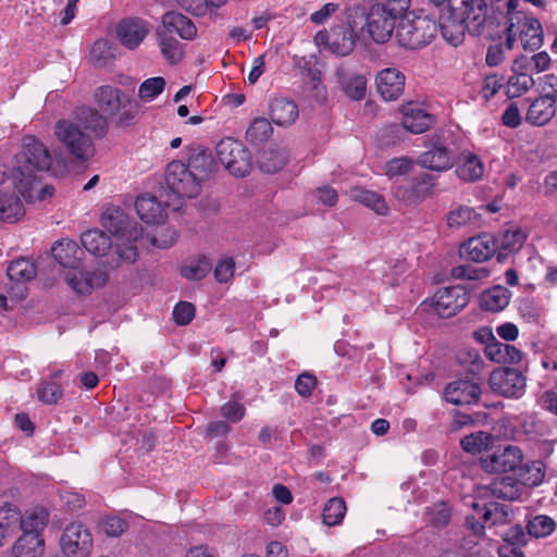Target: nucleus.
<instances>
[{
	"label": "nucleus",
	"mask_w": 557,
	"mask_h": 557,
	"mask_svg": "<svg viewBox=\"0 0 557 557\" xmlns=\"http://www.w3.org/2000/svg\"><path fill=\"white\" fill-rule=\"evenodd\" d=\"M195 317V307L187 301H180L173 310V319L178 325H187Z\"/></svg>",
	"instance_id": "0e129e2a"
},
{
	"label": "nucleus",
	"mask_w": 557,
	"mask_h": 557,
	"mask_svg": "<svg viewBox=\"0 0 557 557\" xmlns=\"http://www.w3.org/2000/svg\"><path fill=\"white\" fill-rule=\"evenodd\" d=\"M405 75L395 67H387L376 75V88L385 101L397 100L405 89Z\"/></svg>",
	"instance_id": "412c9836"
},
{
	"label": "nucleus",
	"mask_w": 557,
	"mask_h": 557,
	"mask_svg": "<svg viewBox=\"0 0 557 557\" xmlns=\"http://www.w3.org/2000/svg\"><path fill=\"white\" fill-rule=\"evenodd\" d=\"M219 161L234 176L244 177L250 173L252 160L246 147L231 137L221 139L215 148Z\"/></svg>",
	"instance_id": "6e6552de"
},
{
	"label": "nucleus",
	"mask_w": 557,
	"mask_h": 557,
	"mask_svg": "<svg viewBox=\"0 0 557 557\" xmlns=\"http://www.w3.org/2000/svg\"><path fill=\"white\" fill-rule=\"evenodd\" d=\"M351 197L354 200L371 208L379 214H386L388 211V207L384 200V198L371 190H367L363 188H355L351 191Z\"/></svg>",
	"instance_id": "37998d69"
},
{
	"label": "nucleus",
	"mask_w": 557,
	"mask_h": 557,
	"mask_svg": "<svg viewBox=\"0 0 557 557\" xmlns=\"http://www.w3.org/2000/svg\"><path fill=\"white\" fill-rule=\"evenodd\" d=\"M492 443L493 436L483 431L466 435L460 441L462 449L473 455L481 453L483 449H487Z\"/></svg>",
	"instance_id": "49530a36"
},
{
	"label": "nucleus",
	"mask_w": 557,
	"mask_h": 557,
	"mask_svg": "<svg viewBox=\"0 0 557 557\" xmlns=\"http://www.w3.org/2000/svg\"><path fill=\"white\" fill-rule=\"evenodd\" d=\"M527 239V234L519 227L504 231L496 240L497 260L504 262L509 255L518 252Z\"/></svg>",
	"instance_id": "a878e982"
},
{
	"label": "nucleus",
	"mask_w": 557,
	"mask_h": 557,
	"mask_svg": "<svg viewBox=\"0 0 557 557\" xmlns=\"http://www.w3.org/2000/svg\"><path fill=\"white\" fill-rule=\"evenodd\" d=\"M414 165V161L409 157L394 158L384 165V173L388 177L406 175Z\"/></svg>",
	"instance_id": "13d9d810"
},
{
	"label": "nucleus",
	"mask_w": 557,
	"mask_h": 557,
	"mask_svg": "<svg viewBox=\"0 0 557 557\" xmlns=\"http://www.w3.org/2000/svg\"><path fill=\"white\" fill-rule=\"evenodd\" d=\"M148 34V23L139 17L124 18L116 25V36L120 42L131 50L137 48Z\"/></svg>",
	"instance_id": "6ab92c4d"
},
{
	"label": "nucleus",
	"mask_w": 557,
	"mask_h": 557,
	"mask_svg": "<svg viewBox=\"0 0 557 557\" xmlns=\"http://www.w3.org/2000/svg\"><path fill=\"white\" fill-rule=\"evenodd\" d=\"M411 0H384L371 5L367 12L362 7V36L376 44H385L393 35L396 21L407 12Z\"/></svg>",
	"instance_id": "39448f33"
},
{
	"label": "nucleus",
	"mask_w": 557,
	"mask_h": 557,
	"mask_svg": "<svg viewBox=\"0 0 557 557\" xmlns=\"http://www.w3.org/2000/svg\"><path fill=\"white\" fill-rule=\"evenodd\" d=\"M515 476L525 486H536L541 484L545 476V466L542 461L522 462L518 466Z\"/></svg>",
	"instance_id": "72a5a7b5"
},
{
	"label": "nucleus",
	"mask_w": 557,
	"mask_h": 557,
	"mask_svg": "<svg viewBox=\"0 0 557 557\" xmlns=\"http://www.w3.org/2000/svg\"><path fill=\"white\" fill-rule=\"evenodd\" d=\"M504 85V76L491 74L485 76L481 92L484 99L490 100L494 97Z\"/></svg>",
	"instance_id": "69168bd1"
},
{
	"label": "nucleus",
	"mask_w": 557,
	"mask_h": 557,
	"mask_svg": "<svg viewBox=\"0 0 557 557\" xmlns=\"http://www.w3.org/2000/svg\"><path fill=\"white\" fill-rule=\"evenodd\" d=\"M474 218L475 213L471 208L461 206L448 212L447 225L450 228H460L471 223Z\"/></svg>",
	"instance_id": "6e6d98bb"
},
{
	"label": "nucleus",
	"mask_w": 557,
	"mask_h": 557,
	"mask_svg": "<svg viewBox=\"0 0 557 557\" xmlns=\"http://www.w3.org/2000/svg\"><path fill=\"white\" fill-rule=\"evenodd\" d=\"M52 157L47 146L33 135L23 137L22 149L15 156V187L25 199L33 197L38 174L50 170Z\"/></svg>",
	"instance_id": "7ed1b4c3"
},
{
	"label": "nucleus",
	"mask_w": 557,
	"mask_h": 557,
	"mask_svg": "<svg viewBox=\"0 0 557 557\" xmlns=\"http://www.w3.org/2000/svg\"><path fill=\"white\" fill-rule=\"evenodd\" d=\"M437 23L426 15L410 17L403 14L396 28L398 44L407 49H420L435 38Z\"/></svg>",
	"instance_id": "0eeeda50"
},
{
	"label": "nucleus",
	"mask_w": 557,
	"mask_h": 557,
	"mask_svg": "<svg viewBox=\"0 0 557 557\" xmlns=\"http://www.w3.org/2000/svg\"><path fill=\"white\" fill-rule=\"evenodd\" d=\"M7 275L12 282H27L36 276V267L30 260L20 258L10 263Z\"/></svg>",
	"instance_id": "79ce46f5"
},
{
	"label": "nucleus",
	"mask_w": 557,
	"mask_h": 557,
	"mask_svg": "<svg viewBox=\"0 0 557 557\" xmlns=\"http://www.w3.org/2000/svg\"><path fill=\"white\" fill-rule=\"evenodd\" d=\"M510 292L503 286H495L481 296V308L491 311L498 312L505 309L509 305Z\"/></svg>",
	"instance_id": "58836bf2"
},
{
	"label": "nucleus",
	"mask_w": 557,
	"mask_h": 557,
	"mask_svg": "<svg viewBox=\"0 0 557 557\" xmlns=\"http://www.w3.org/2000/svg\"><path fill=\"white\" fill-rule=\"evenodd\" d=\"M165 184L178 198H194L201 191V184L183 161L170 162L165 170Z\"/></svg>",
	"instance_id": "1a4fd4ad"
},
{
	"label": "nucleus",
	"mask_w": 557,
	"mask_h": 557,
	"mask_svg": "<svg viewBox=\"0 0 557 557\" xmlns=\"http://www.w3.org/2000/svg\"><path fill=\"white\" fill-rule=\"evenodd\" d=\"M450 274L456 280H481L488 275V271L484 268H478L472 264H461L454 267Z\"/></svg>",
	"instance_id": "bf43d9fd"
},
{
	"label": "nucleus",
	"mask_w": 557,
	"mask_h": 557,
	"mask_svg": "<svg viewBox=\"0 0 557 557\" xmlns=\"http://www.w3.org/2000/svg\"><path fill=\"white\" fill-rule=\"evenodd\" d=\"M127 522L119 517H106L101 522L102 531L112 537L121 536L127 530Z\"/></svg>",
	"instance_id": "e2e57ef3"
},
{
	"label": "nucleus",
	"mask_w": 557,
	"mask_h": 557,
	"mask_svg": "<svg viewBox=\"0 0 557 557\" xmlns=\"http://www.w3.org/2000/svg\"><path fill=\"white\" fill-rule=\"evenodd\" d=\"M317 385V379L309 373L300 374L295 382V389L302 397H309Z\"/></svg>",
	"instance_id": "774afa93"
},
{
	"label": "nucleus",
	"mask_w": 557,
	"mask_h": 557,
	"mask_svg": "<svg viewBox=\"0 0 557 557\" xmlns=\"http://www.w3.org/2000/svg\"><path fill=\"white\" fill-rule=\"evenodd\" d=\"M24 213V206L16 195L0 191V219L2 221L9 223L16 222Z\"/></svg>",
	"instance_id": "4c0bfd02"
},
{
	"label": "nucleus",
	"mask_w": 557,
	"mask_h": 557,
	"mask_svg": "<svg viewBox=\"0 0 557 557\" xmlns=\"http://www.w3.org/2000/svg\"><path fill=\"white\" fill-rule=\"evenodd\" d=\"M54 260L64 268L77 269L81 265L83 250L76 242L71 239H62L57 242L52 248Z\"/></svg>",
	"instance_id": "bb28decb"
},
{
	"label": "nucleus",
	"mask_w": 557,
	"mask_h": 557,
	"mask_svg": "<svg viewBox=\"0 0 557 557\" xmlns=\"http://www.w3.org/2000/svg\"><path fill=\"white\" fill-rule=\"evenodd\" d=\"M496 252V240L491 235L472 237L460 247V256L474 262L488 260Z\"/></svg>",
	"instance_id": "4be33fe9"
},
{
	"label": "nucleus",
	"mask_w": 557,
	"mask_h": 557,
	"mask_svg": "<svg viewBox=\"0 0 557 557\" xmlns=\"http://www.w3.org/2000/svg\"><path fill=\"white\" fill-rule=\"evenodd\" d=\"M486 18L484 0H450V10L440 17L441 34L447 44L458 47L465 40L466 30L481 35Z\"/></svg>",
	"instance_id": "f03ea898"
},
{
	"label": "nucleus",
	"mask_w": 557,
	"mask_h": 557,
	"mask_svg": "<svg viewBox=\"0 0 557 557\" xmlns=\"http://www.w3.org/2000/svg\"><path fill=\"white\" fill-rule=\"evenodd\" d=\"M72 120H59L54 126V135L66 152L77 161H86L94 157L95 145L89 134L104 137L108 133L106 119L91 107L82 106L75 109Z\"/></svg>",
	"instance_id": "f257e3e1"
},
{
	"label": "nucleus",
	"mask_w": 557,
	"mask_h": 557,
	"mask_svg": "<svg viewBox=\"0 0 557 557\" xmlns=\"http://www.w3.org/2000/svg\"><path fill=\"white\" fill-rule=\"evenodd\" d=\"M519 313L528 323H537L542 317V310L534 301L525 299L519 305Z\"/></svg>",
	"instance_id": "338daca9"
},
{
	"label": "nucleus",
	"mask_w": 557,
	"mask_h": 557,
	"mask_svg": "<svg viewBox=\"0 0 557 557\" xmlns=\"http://www.w3.org/2000/svg\"><path fill=\"white\" fill-rule=\"evenodd\" d=\"M158 28H163L172 36L175 33L184 40H193L197 36V27L193 21L176 11L164 13L161 18V25Z\"/></svg>",
	"instance_id": "5701e85b"
},
{
	"label": "nucleus",
	"mask_w": 557,
	"mask_h": 557,
	"mask_svg": "<svg viewBox=\"0 0 557 557\" xmlns=\"http://www.w3.org/2000/svg\"><path fill=\"white\" fill-rule=\"evenodd\" d=\"M428 516L432 525L442 528L448 524L450 510L445 503H440L428 509Z\"/></svg>",
	"instance_id": "052dcab7"
},
{
	"label": "nucleus",
	"mask_w": 557,
	"mask_h": 557,
	"mask_svg": "<svg viewBox=\"0 0 557 557\" xmlns=\"http://www.w3.org/2000/svg\"><path fill=\"white\" fill-rule=\"evenodd\" d=\"M102 226L115 237H125L126 240H136L138 230L136 226L131 228L128 215L120 207H109L101 216Z\"/></svg>",
	"instance_id": "2eb2a0df"
},
{
	"label": "nucleus",
	"mask_w": 557,
	"mask_h": 557,
	"mask_svg": "<svg viewBox=\"0 0 557 557\" xmlns=\"http://www.w3.org/2000/svg\"><path fill=\"white\" fill-rule=\"evenodd\" d=\"M49 521V512L44 508H34L27 510L18 522L23 533H32V535H40Z\"/></svg>",
	"instance_id": "e433bc0d"
},
{
	"label": "nucleus",
	"mask_w": 557,
	"mask_h": 557,
	"mask_svg": "<svg viewBox=\"0 0 557 557\" xmlns=\"http://www.w3.org/2000/svg\"><path fill=\"white\" fill-rule=\"evenodd\" d=\"M525 376L521 371L512 368H498L488 377L493 392L508 398H519L525 389Z\"/></svg>",
	"instance_id": "9b49d317"
},
{
	"label": "nucleus",
	"mask_w": 557,
	"mask_h": 557,
	"mask_svg": "<svg viewBox=\"0 0 557 557\" xmlns=\"http://www.w3.org/2000/svg\"><path fill=\"white\" fill-rule=\"evenodd\" d=\"M481 387L470 380H456L448 383L444 389V398L456 406L476 404L480 399Z\"/></svg>",
	"instance_id": "f3484780"
},
{
	"label": "nucleus",
	"mask_w": 557,
	"mask_h": 557,
	"mask_svg": "<svg viewBox=\"0 0 557 557\" xmlns=\"http://www.w3.org/2000/svg\"><path fill=\"white\" fill-rule=\"evenodd\" d=\"M235 271V261L231 257H225L219 261L213 270L214 278L219 283H228Z\"/></svg>",
	"instance_id": "680f3d73"
},
{
	"label": "nucleus",
	"mask_w": 557,
	"mask_h": 557,
	"mask_svg": "<svg viewBox=\"0 0 557 557\" xmlns=\"http://www.w3.org/2000/svg\"><path fill=\"white\" fill-rule=\"evenodd\" d=\"M470 300V294L461 285L440 288L432 298V305L442 318H450L462 310Z\"/></svg>",
	"instance_id": "f8f14e48"
},
{
	"label": "nucleus",
	"mask_w": 557,
	"mask_h": 557,
	"mask_svg": "<svg viewBox=\"0 0 557 557\" xmlns=\"http://www.w3.org/2000/svg\"><path fill=\"white\" fill-rule=\"evenodd\" d=\"M95 108L104 119L116 127H129L136 124L140 114V104L129 95L112 85H101L94 90Z\"/></svg>",
	"instance_id": "20e7f679"
},
{
	"label": "nucleus",
	"mask_w": 557,
	"mask_h": 557,
	"mask_svg": "<svg viewBox=\"0 0 557 557\" xmlns=\"http://www.w3.org/2000/svg\"><path fill=\"white\" fill-rule=\"evenodd\" d=\"M21 513L13 505H5L0 508V532L8 536L13 534L20 527Z\"/></svg>",
	"instance_id": "8fccbe9b"
},
{
	"label": "nucleus",
	"mask_w": 557,
	"mask_h": 557,
	"mask_svg": "<svg viewBox=\"0 0 557 557\" xmlns=\"http://www.w3.org/2000/svg\"><path fill=\"white\" fill-rule=\"evenodd\" d=\"M186 165L190 168L201 185L218 170V162L212 157L211 151L200 145L188 147Z\"/></svg>",
	"instance_id": "dca6fc26"
},
{
	"label": "nucleus",
	"mask_w": 557,
	"mask_h": 557,
	"mask_svg": "<svg viewBox=\"0 0 557 557\" xmlns=\"http://www.w3.org/2000/svg\"><path fill=\"white\" fill-rule=\"evenodd\" d=\"M62 388L51 381H44L37 388V398L46 405L57 404L62 397Z\"/></svg>",
	"instance_id": "4d7b16f0"
},
{
	"label": "nucleus",
	"mask_w": 557,
	"mask_h": 557,
	"mask_svg": "<svg viewBox=\"0 0 557 557\" xmlns=\"http://www.w3.org/2000/svg\"><path fill=\"white\" fill-rule=\"evenodd\" d=\"M297 104L286 98H275L270 104V117L278 126L293 124L298 117Z\"/></svg>",
	"instance_id": "cd10ccee"
},
{
	"label": "nucleus",
	"mask_w": 557,
	"mask_h": 557,
	"mask_svg": "<svg viewBox=\"0 0 557 557\" xmlns=\"http://www.w3.org/2000/svg\"><path fill=\"white\" fill-rule=\"evenodd\" d=\"M346 513V504L341 497L331 498L324 506L322 512L323 522L333 527L342 522Z\"/></svg>",
	"instance_id": "de8ad7c7"
},
{
	"label": "nucleus",
	"mask_w": 557,
	"mask_h": 557,
	"mask_svg": "<svg viewBox=\"0 0 557 557\" xmlns=\"http://www.w3.org/2000/svg\"><path fill=\"white\" fill-rule=\"evenodd\" d=\"M60 545L69 557H87L92 548L91 533L83 524L72 523L65 528Z\"/></svg>",
	"instance_id": "4468645a"
},
{
	"label": "nucleus",
	"mask_w": 557,
	"mask_h": 557,
	"mask_svg": "<svg viewBox=\"0 0 557 557\" xmlns=\"http://www.w3.org/2000/svg\"><path fill=\"white\" fill-rule=\"evenodd\" d=\"M114 59L110 42L106 39L97 40L90 50V60L97 67L108 65Z\"/></svg>",
	"instance_id": "3c124183"
},
{
	"label": "nucleus",
	"mask_w": 557,
	"mask_h": 557,
	"mask_svg": "<svg viewBox=\"0 0 557 557\" xmlns=\"http://www.w3.org/2000/svg\"><path fill=\"white\" fill-rule=\"evenodd\" d=\"M362 7L352 5L346 10V21L331 27L329 32H319V37L326 38L329 50L338 55L346 57L352 52L356 42L362 36Z\"/></svg>",
	"instance_id": "423d86ee"
},
{
	"label": "nucleus",
	"mask_w": 557,
	"mask_h": 557,
	"mask_svg": "<svg viewBox=\"0 0 557 557\" xmlns=\"http://www.w3.org/2000/svg\"><path fill=\"white\" fill-rule=\"evenodd\" d=\"M156 36L163 58L171 64L181 62L184 57L183 45L163 28H157Z\"/></svg>",
	"instance_id": "7c9ffc66"
},
{
	"label": "nucleus",
	"mask_w": 557,
	"mask_h": 557,
	"mask_svg": "<svg viewBox=\"0 0 557 557\" xmlns=\"http://www.w3.org/2000/svg\"><path fill=\"white\" fill-rule=\"evenodd\" d=\"M484 168L474 153H468L463 157L462 161L456 168V174L459 178L466 182H474L483 176Z\"/></svg>",
	"instance_id": "a19ab883"
},
{
	"label": "nucleus",
	"mask_w": 557,
	"mask_h": 557,
	"mask_svg": "<svg viewBox=\"0 0 557 557\" xmlns=\"http://www.w3.org/2000/svg\"><path fill=\"white\" fill-rule=\"evenodd\" d=\"M516 29L524 50L535 51L540 49L544 40V32L541 22L531 15H517Z\"/></svg>",
	"instance_id": "a211bd4d"
},
{
	"label": "nucleus",
	"mask_w": 557,
	"mask_h": 557,
	"mask_svg": "<svg viewBox=\"0 0 557 557\" xmlns=\"http://www.w3.org/2000/svg\"><path fill=\"white\" fill-rule=\"evenodd\" d=\"M14 557H42L45 552V542L41 535H32L23 533L12 546Z\"/></svg>",
	"instance_id": "c756f323"
},
{
	"label": "nucleus",
	"mask_w": 557,
	"mask_h": 557,
	"mask_svg": "<svg viewBox=\"0 0 557 557\" xmlns=\"http://www.w3.org/2000/svg\"><path fill=\"white\" fill-rule=\"evenodd\" d=\"M523 454L520 447L507 445L481 458V467L490 473L512 472L516 473L522 462Z\"/></svg>",
	"instance_id": "ddd939ff"
},
{
	"label": "nucleus",
	"mask_w": 557,
	"mask_h": 557,
	"mask_svg": "<svg viewBox=\"0 0 557 557\" xmlns=\"http://www.w3.org/2000/svg\"><path fill=\"white\" fill-rule=\"evenodd\" d=\"M135 209L140 220L147 224L161 223L166 218L163 205L157 197L149 194L141 195L136 199Z\"/></svg>",
	"instance_id": "393cba45"
},
{
	"label": "nucleus",
	"mask_w": 557,
	"mask_h": 557,
	"mask_svg": "<svg viewBox=\"0 0 557 557\" xmlns=\"http://www.w3.org/2000/svg\"><path fill=\"white\" fill-rule=\"evenodd\" d=\"M273 133L271 123L265 117H257L249 125L246 132L247 140L257 146L267 141Z\"/></svg>",
	"instance_id": "a18cd8bd"
},
{
	"label": "nucleus",
	"mask_w": 557,
	"mask_h": 557,
	"mask_svg": "<svg viewBox=\"0 0 557 557\" xmlns=\"http://www.w3.org/2000/svg\"><path fill=\"white\" fill-rule=\"evenodd\" d=\"M401 125L413 134L424 133L433 123V116L414 103L404 104Z\"/></svg>",
	"instance_id": "b1692460"
},
{
	"label": "nucleus",
	"mask_w": 557,
	"mask_h": 557,
	"mask_svg": "<svg viewBox=\"0 0 557 557\" xmlns=\"http://www.w3.org/2000/svg\"><path fill=\"white\" fill-rule=\"evenodd\" d=\"M534 85V79L527 73L513 74L507 82L506 95L508 98H517L527 92Z\"/></svg>",
	"instance_id": "09e8293b"
},
{
	"label": "nucleus",
	"mask_w": 557,
	"mask_h": 557,
	"mask_svg": "<svg viewBox=\"0 0 557 557\" xmlns=\"http://www.w3.org/2000/svg\"><path fill=\"white\" fill-rule=\"evenodd\" d=\"M482 510L483 520L490 521L493 519L494 524L506 521L511 513V508L508 505L499 504L496 502H490L485 504Z\"/></svg>",
	"instance_id": "603ef678"
},
{
	"label": "nucleus",
	"mask_w": 557,
	"mask_h": 557,
	"mask_svg": "<svg viewBox=\"0 0 557 557\" xmlns=\"http://www.w3.org/2000/svg\"><path fill=\"white\" fill-rule=\"evenodd\" d=\"M556 521L547 515H536L531 517L527 524L525 530L530 539H546L556 530Z\"/></svg>",
	"instance_id": "ea45409f"
},
{
	"label": "nucleus",
	"mask_w": 557,
	"mask_h": 557,
	"mask_svg": "<svg viewBox=\"0 0 557 557\" xmlns=\"http://www.w3.org/2000/svg\"><path fill=\"white\" fill-rule=\"evenodd\" d=\"M287 159L288 152L285 148L270 147L260 153L258 166L262 172L272 174L283 169Z\"/></svg>",
	"instance_id": "473e14b6"
},
{
	"label": "nucleus",
	"mask_w": 557,
	"mask_h": 557,
	"mask_svg": "<svg viewBox=\"0 0 557 557\" xmlns=\"http://www.w3.org/2000/svg\"><path fill=\"white\" fill-rule=\"evenodd\" d=\"M83 247L94 256H104L111 248V238L100 230H88L81 236Z\"/></svg>",
	"instance_id": "f704fd0d"
},
{
	"label": "nucleus",
	"mask_w": 557,
	"mask_h": 557,
	"mask_svg": "<svg viewBox=\"0 0 557 557\" xmlns=\"http://www.w3.org/2000/svg\"><path fill=\"white\" fill-rule=\"evenodd\" d=\"M425 148L426 150L418 157L417 163L419 165L436 172L453 168L456 156L444 139L433 137L428 141Z\"/></svg>",
	"instance_id": "9d476101"
},
{
	"label": "nucleus",
	"mask_w": 557,
	"mask_h": 557,
	"mask_svg": "<svg viewBox=\"0 0 557 557\" xmlns=\"http://www.w3.org/2000/svg\"><path fill=\"white\" fill-rule=\"evenodd\" d=\"M557 89L534 99L527 111L525 120L535 126L547 124L556 113Z\"/></svg>",
	"instance_id": "aec40b11"
},
{
	"label": "nucleus",
	"mask_w": 557,
	"mask_h": 557,
	"mask_svg": "<svg viewBox=\"0 0 557 557\" xmlns=\"http://www.w3.org/2000/svg\"><path fill=\"white\" fill-rule=\"evenodd\" d=\"M487 490L492 496L509 502L518 500L524 491L522 484L515 475L493 481L487 486Z\"/></svg>",
	"instance_id": "c85d7f7f"
},
{
	"label": "nucleus",
	"mask_w": 557,
	"mask_h": 557,
	"mask_svg": "<svg viewBox=\"0 0 557 557\" xmlns=\"http://www.w3.org/2000/svg\"><path fill=\"white\" fill-rule=\"evenodd\" d=\"M212 269V263L206 256H199L198 258L184 264L180 272L181 275L187 280L200 281L207 276Z\"/></svg>",
	"instance_id": "c03bdc74"
},
{
	"label": "nucleus",
	"mask_w": 557,
	"mask_h": 557,
	"mask_svg": "<svg viewBox=\"0 0 557 557\" xmlns=\"http://www.w3.org/2000/svg\"><path fill=\"white\" fill-rule=\"evenodd\" d=\"M165 87V79L157 76L151 77L141 83L138 90V96L141 100L149 101L160 95Z\"/></svg>",
	"instance_id": "5fc2aeb1"
},
{
	"label": "nucleus",
	"mask_w": 557,
	"mask_h": 557,
	"mask_svg": "<svg viewBox=\"0 0 557 557\" xmlns=\"http://www.w3.org/2000/svg\"><path fill=\"white\" fill-rule=\"evenodd\" d=\"M106 282L107 274L103 272H81L78 275L67 277L69 285L79 295H88L92 292L95 284L102 286Z\"/></svg>",
	"instance_id": "c9c22d12"
},
{
	"label": "nucleus",
	"mask_w": 557,
	"mask_h": 557,
	"mask_svg": "<svg viewBox=\"0 0 557 557\" xmlns=\"http://www.w3.org/2000/svg\"><path fill=\"white\" fill-rule=\"evenodd\" d=\"M343 91L352 100H362L366 97L367 79L361 74H346L344 70L336 72Z\"/></svg>",
	"instance_id": "2f4dec72"
},
{
	"label": "nucleus",
	"mask_w": 557,
	"mask_h": 557,
	"mask_svg": "<svg viewBox=\"0 0 557 557\" xmlns=\"http://www.w3.org/2000/svg\"><path fill=\"white\" fill-rule=\"evenodd\" d=\"M500 536L504 542L513 546L512 548H521L528 544L530 539L528 531L521 524L510 525L502 533Z\"/></svg>",
	"instance_id": "864d4df0"
}]
</instances>
